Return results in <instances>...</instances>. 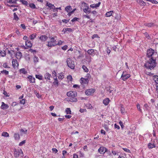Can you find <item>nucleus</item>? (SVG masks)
I'll return each instance as SVG.
<instances>
[{"mask_svg": "<svg viewBox=\"0 0 158 158\" xmlns=\"http://www.w3.org/2000/svg\"><path fill=\"white\" fill-rule=\"evenodd\" d=\"M81 81L82 83H84L85 84L87 83L88 82V79H85L83 78H81Z\"/></svg>", "mask_w": 158, "mask_h": 158, "instance_id": "29", "label": "nucleus"}, {"mask_svg": "<svg viewBox=\"0 0 158 158\" xmlns=\"http://www.w3.org/2000/svg\"><path fill=\"white\" fill-rule=\"evenodd\" d=\"M83 70L86 72H88L89 71L88 69L86 67V66L84 65H83L82 67Z\"/></svg>", "mask_w": 158, "mask_h": 158, "instance_id": "35", "label": "nucleus"}, {"mask_svg": "<svg viewBox=\"0 0 158 158\" xmlns=\"http://www.w3.org/2000/svg\"><path fill=\"white\" fill-rule=\"evenodd\" d=\"M78 19V18H77V17H75L73 19L71 20V21L72 22H75L76 21H77V20Z\"/></svg>", "mask_w": 158, "mask_h": 158, "instance_id": "50", "label": "nucleus"}, {"mask_svg": "<svg viewBox=\"0 0 158 158\" xmlns=\"http://www.w3.org/2000/svg\"><path fill=\"white\" fill-rule=\"evenodd\" d=\"M20 131L22 132H23L24 134H26L27 132V130H25L23 129H21L20 130Z\"/></svg>", "mask_w": 158, "mask_h": 158, "instance_id": "52", "label": "nucleus"}, {"mask_svg": "<svg viewBox=\"0 0 158 158\" xmlns=\"http://www.w3.org/2000/svg\"><path fill=\"white\" fill-rule=\"evenodd\" d=\"M25 45L29 48H31L32 46V44L31 41L27 40L25 41Z\"/></svg>", "mask_w": 158, "mask_h": 158, "instance_id": "13", "label": "nucleus"}, {"mask_svg": "<svg viewBox=\"0 0 158 158\" xmlns=\"http://www.w3.org/2000/svg\"><path fill=\"white\" fill-rule=\"evenodd\" d=\"M110 101V100L108 98H106V99H105L103 100V103L106 106L107 105L109 102Z\"/></svg>", "mask_w": 158, "mask_h": 158, "instance_id": "17", "label": "nucleus"}, {"mask_svg": "<svg viewBox=\"0 0 158 158\" xmlns=\"http://www.w3.org/2000/svg\"><path fill=\"white\" fill-rule=\"evenodd\" d=\"M113 13V11L112 10L108 11L106 14L105 16L107 17H109L112 15Z\"/></svg>", "mask_w": 158, "mask_h": 158, "instance_id": "23", "label": "nucleus"}, {"mask_svg": "<svg viewBox=\"0 0 158 158\" xmlns=\"http://www.w3.org/2000/svg\"><path fill=\"white\" fill-rule=\"evenodd\" d=\"M64 30L65 31H68L69 32H71L73 31V30L70 28H64Z\"/></svg>", "mask_w": 158, "mask_h": 158, "instance_id": "37", "label": "nucleus"}, {"mask_svg": "<svg viewBox=\"0 0 158 158\" xmlns=\"http://www.w3.org/2000/svg\"><path fill=\"white\" fill-rule=\"evenodd\" d=\"M67 95L68 96L70 97H76L77 94L76 91H70L67 92Z\"/></svg>", "mask_w": 158, "mask_h": 158, "instance_id": "6", "label": "nucleus"}, {"mask_svg": "<svg viewBox=\"0 0 158 158\" xmlns=\"http://www.w3.org/2000/svg\"><path fill=\"white\" fill-rule=\"evenodd\" d=\"M9 107V106L7 104H5L4 102H2V105L1 108L2 109H8Z\"/></svg>", "mask_w": 158, "mask_h": 158, "instance_id": "12", "label": "nucleus"}, {"mask_svg": "<svg viewBox=\"0 0 158 158\" xmlns=\"http://www.w3.org/2000/svg\"><path fill=\"white\" fill-rule=\"evenodd\" d=\"M14 136L15 140H18L19 139V135L18 134H14Z\"/></svg>", "mask_w": 158, "mask_h": 158, "instance_id": "34", "label": "nucleus"}, {"mask_svg": "<svg viewBox=\"0 0 158 158\" xmlns=\"http://www.w3.org/2000/svg\"><path fill=\"white\" fill-rule=\"evenodd\" d=\"M0 56L2 57H4L6 55V53L5 51H2L0 50Z\"/></svg>", "mask_w": 158, "mask_h": 158, "instance_id": "28", "label": "nucleus"}, {"mask_svg": "<svg viewBox=\"0 0 158 158\" xmlns=\"http://www.w3.org/2000/svg\"><path fill=\"white\" fill-rule=\"evenodd\" d=\"M86 110L85 109H81L80 110V111L81 113L84 112Z\"/></svg>", "mask_w": 158, "mask_h": 158, "instance_id": "64", "label": "nucleus"}, {"mask_svg": "<svg viewBox=\"0 0 158 158\" xmlns=\"http://www.w3.org/2000/svg\"><path fill=\"white\" fill-rule=\"evenodd\" d=\"M121 111L122 114H123L125 113V109L122 107H121Z\"/></svg>", "mask_w": 158, "mask_h": 158, "instance_id": "49", "label": "nucleus"}, {"mask_svg": "<svg viewBox=\"0 0 158 158\" xmlns=\"http://www.w3.org/2000/svg\"><path fill=\"white\" fill-rule=\"evenodd\" d=\"M72 9V8L71 6H67L65 8V10H66L68 12H69Z\"/></svg>", "mask_w": 158, "mask_h": 158, "instance_id": "32", "label": "nucleus"}, {"mask_svg": "<svg viewBox=\"0 0 158 158\" xmlns=\"http://www.w3.org/2000/svg\"><path fill=\"white\" fill-rule=\"evenodd\" d=\"M137 107L138 109L140 112L142 111V110L140 109V105L139 104H138L137 105Z\"/></svg>", "mask_w": 158, "mask_h": 158, "instance_id": "55", "label": "nucleus"}, {"mask_svg": "<svg viewBox=\"0 0 158 158\" xmlns=\"http://www.w3.org/2000/svg\"><path fill=\"white\" fill-rule=\"evenodd\" d=\"M25 103V99H22L20 102L21 104H24Z\"/></svg>", "mask_w": 158, "mask_h": 158, "instance_id": "46", "label": "nucleus"}, {"mask_svg": "<svg viewBox=\"0 0 158 158\" xmlns=\"http://www.w3.org/2000/svg\"><path fill=\"white\" fill-rule=\"evenodd\" d=\"M107 151V149L103 147H100L98 149V151L101 154H103Z\"/></svg>", "mask_w": 158, "mask_h": 158, "instance_id": "8", "label": "nucleus"}, {"mask_svg": "<svg viewBox=\"0 0 158 158\" xmlns=\"http://www.w3.org/2000/svg\"><path fill=\"white\" fill-rule=\"evenodd\" d=\"M151 2L155 4H157V3H158V2L157 1L154 0H152Z\"/></svg>", "mask_w": 158, "mask_h": 158, "instance_id": "56", "label": "nucleus"}, {"mask_svg": "<svg viewBox=\"0 0 158 158\" xmlns=\"http://www.w3.org/2000/svg\"><path fill=\"white\" fill-rule=\"evenodd\" d=\"M26 142L25 140H24L19 143V145L21 146L24 144Z\"/></svg>", "mask_w": 158, "mask_h": 158, "instance_id": "47", "label": "nucleus"}, {"mask_svg": "<svg viewBox=\"0 0 158 158\" xmlns=\"http://www.w3.org/2000/svg\"><path fill=\"white\" fill-rule=\"evenodd\" d=\"M29 5L30 7L32 9H35L36 7L35 5L33 3H31Z\"/></svg>", "mask_w": 158, "mask_h": 158, "instance_id": "43", "label": "nucleus"}, {"mask_svg": "<svg viewBox=\"0 0 158 158\" xmlns=\"http://www.w3.org/2000/svg\"><path fill=\"white\" fill-rule=\"evenodd\" d=\"M119 123L121 127L122 128H123L124 127V125L123 124V123L121 121H120L119 122Z\"/></svg>", "mask_w": 158, "mask_h": 158, "instance_id": "61", "label": "nucleus"}, {"mask_svg": "<svg viewBox=\"0 0 158 158\" xmlns=\"http://www.w3.org/2000/svg\"><path fill=\"white\" fill-rule=\"evenodd\" d=\"M95 91V90L94 89H89L86 90L85 93L87 95H90L94 93Z\"/></svg>", "mask_w": 158, "mask_h": 158, "instance_id": "7", "label": "nucleus"}, {"mask_svg": "<svg viewBox=\"0 0 158 158\" xmlns=\"http://www.w3.org/2000/svg\"><path fill=\"white\" fill-rule=\"evenodd\" d=\"M55 76V77H56V73L55 71H53L52 72V76Z\"/></svg>", "mask_w": 158, "mask_h": 158, "instance_id": "62", "label": "nucleus"}, {"mask_svg": "<svg viewBox=\"0 0 158 158\" xmlns=\"http://www.w3.org/2000/svg\"><path fill=\"white\" fill-rule=\"evenodd\" d=\"M20 72L21 73L23 74H26L27 73V72L26 71V69L24 68H22L20 69Z\"/></svg>", "mask_w": 158, "mask_h": 158, "instance_id": "31", "label": "nucleus"}, {"mask_svg": "<svg viewBox=\"0 0 158 158\" xmlns=\"http://www.w3.org/2000/svg\"><path fill=\"white\" fill-rule=\"evenodd\" d=\"M147 56L149 59L145 63V66L148 69H152L156 66V60L158 61V55L154 50L150 48L147 52Z\"/></svg>", "mask_w": 158, "mask_h": 158, "instance_id": "1", "label": "nucleus"}, {"mask_svg": "<svg viewBox=\"0 0 158 158\" xmlns=\"http://www.w3.org/2000/svg\"><path fill=\"white\" fill-rule=\"evenodd\" d=\"M14 19L18 21V20L19 19V18L18 17V16L15 13H14Z\"/></svg>", "mask_w": 158, "mask_h": 158, "instance_id": "40", "label": "nucleus"}, {"mask_svg": "<svg viewBox=\"0 0 158 158\" xmlns=\"http://www.w3.org/2000/svg\"><path fill=\"white\" fill-rule=\"evenodd\" d=\"M34 93L38 98H40V95L38 93H37L36 90L34 91Z\"/></svg>", "mask_w": 158, "mask_h": 158, "instance_id": "48", "label": "nucleus"}, {"mask_svg": "<svg viewBox=\"0 0 158 158\" xmlns=\"http://www.w3.org/2000/svg\"><path fill=\"white\" fill-rule=\"evenodd\" d=\"M123 149L125 152H130V151L129 149L127 148H123Z\"/></svg>", "mask_w": 158, "mask_h": 158, "instance_id": "58", "label": "nucleus"}, {"mask_svg": "<svg viewBox=\"0 0 158 158\" xmlns=\"http://www.w3.org/2000/svg\"><path fill=\"white\" fill-rule=\"evenodd\" d=\"M83 11L85 13H89L91 12V9L87 6V8L83 9Z\"/></svg>", "mask_w": 158, "mask_h": 158, "instance_id": "16", "label": "nucleus"}, {"mask_svg": "<svg viewBox=\"0 0 158 158\" xmlns=\"http://www.w3.org/2000/svg\"><path fill=\"white\" fill-rule=\"evenodd\" d=\"M86 106L88 109H92L93 108V106L90 103L87 104L86 105Z\"/></svg>", "mask_w": 158, "mask_h": 158, "instance_id": "38", "label": "nucleus"}, {"mask_svg": "<svg viewBox=\"0 0 158 158\" xmlns=\"http://www.w3.org/2000/svg\"><path fill=\"white\" fill-rule=\"evenodd\" d=\"M51 76V74H49V73H47L44 75L45 78L46 80H50V77Z\"/></svg>", "mask_w": 158, "mask_h": 158, "instance_id": "25", "label": "nucleus"}, {"mask_svg": "<svg viewBox=\"0 0 158 158\" xmlns=\"http://www.w3.org/2000/svg\"><path fill=\"white\" fill-rule=\"evenodd\" d=\"M2 73H4L5 75H8L9 73V72L6 70H3L1 71Z\"/></svg>", "mask_w": 158, "mask_h": 158, "instance_id": "44", "label": "nucleus"}, {"mask_svg": "<svg viewBox=\"0 0 158 158\" xmlns=\"http://www.w3.org/2000/svg\"><path fill=\"white\" fill-rule=\"evenodd\" d=\"M54 81L53 82V84L56 87L58 85L59 82L57 80L56 77L55 78H54Z\"/></svg>", "mask_w": 158, "mask_h": 158, "instance_id": "27", "label": "nucleus"}, {"mask_svg": "<svg viewBox=\"0 0 158 158\" xmlns=\"http://www.w3.org/2000/svg\"><path fill=\"white\" fill-rule=\"evenodd\" d=\"M82 4L84 6V7L87 8V6L89 7L88 5L86 3L83 2Z\"/></svg>", "mask_w": 158, "mask_h": 158, "instance_id": "51", "label": "nucleus"}, {"mask_svg": "<svg viewBox=\"0 0 158 158\" xmlns=\"http://www.w3.org/2000/svg\"><path fill=\"white\" fill-rule=\"evenodd\" d=\"M28 78L30 83H35V79L34 77L30 75Z\"/></svg>", "mask_w": 158, "mask_h": 158, "instance_id": "11", "label": "nucleus"}, {"mask_svg": "<svg viewBox=\"0 0 158 158\" xmlns=\"http://www.w3.org/2000/svg\"><path fill=\"white\" fill-rule=\"evenodd\" d=\"M57 45V43L54 38L52 37L51 38V40L48 42V44L47 45L48 47L54 46Z\"/></svg>", "mask_w": 158, "mask_h": 158, "instance_id": "4", "label": "nucleus"}, {"mask_svg": "<svg viewBox=\"0 0 158 158\" xmlns=\"http://www.w3.org/2000/svg\"><path fill=\"white\" fill-rule=\"evenodd\" d=\"M2 136H3L4 137H8L9 136V134L8 133H7L6 132H3L2 135Z\"/></svg>", "mask_w": 158, "mask_h": 158, "instance_id": "33", "label": "nucleus"}, {"mask_svg": "<svg viewBox=\"0 0 158 158\" xmlns=\"http://www.w3.org/2000/svg\"><path fill=\"white\" fill-rule=\"evenodd\" d=\"M114 127L115 128H117L118 129H120L119 126L118 125H117V124L116 123L114 124Z\"/></svg>", "mask_w": 158, "mask_h": 158, "instance_id": "63", "label": "nucleus"}, {"mask_svg": "<svg viewBox=\"0 0 158 158\" xmlns=\"http://www.w3.org/2000/svg\"><path fill=\"white\" fill-rule=\"evenodd\" d=\"M67 79L70 81H72V77L71 75H69L67 76Z\"/></svg>", "mask_w": 158, "mask_h": 158, "instance_id": "45", "label": "nucleus"}, {"mask_svg": "<svg viewBox=\"0 0 158 158\" xmlns=\"http://www.w3.org/2000/svg\"><path fill=\"white\" fill-rule=\"evenodd\" d=\"M148 147L149 149H152L155 148V146L154 143H149L148 145Z\"/></svg>", "mask_w": 158, "mask_h": 158, "instance_id": "20", "label": "nucleus"}, {"mask_svg": "<svg viewBox=\"0 0 158 158\" xmlns=\"http://www.w3.org/2000/svg\"><path fill=\"white\" fill-rule=\"evenodd\" d=\"M153 23H147V24L146 25L149 27H150L152 26L153 25Z\"/></svg>", "mask_w": 158, "mask_h": 158, "instance_id": "57", "label": "nucleus"}, {"mask_svg": "<svg viewBox=\"0 0 158 158\" xmlns=\"http://www.w3.org/2000/svg\"><path fill=\"white\" fill-rule=\"evenodd\" d=\"M58 77L59 79H62L64 78V73H61L58 74Z\"/></svg>", "mask_w": 158, "mask_h": 158, "instance_id": "22", "label": "nucleus"}, {"mask_svg": "<svg viewBox=\"0 0 158 158\" xmlns=\"http://www.w3.org/2000/svg\"><path fill=\"white\" fill-rule=\"evenodd\" d=\"M20 2L24 5L27 6L28 5V2L25 0H20Z\"/></svg>", "mask_w": 158, "mask_h": 158, "instance_id": "36", "label": "nucleus"}, {"mask_svg": "<svg viewBox=\"0 0 158 158\" xmlns=\"http://www.w3.org/2000/svg\"><path fill=\"white\" fill-rule=\"evenodd\" d=\"M137 2L140 5L145 6L146 5V3L142 0H137Z\"/></svg>", "mask_w": 158, "mask_h": 158, "instance_id": "19", "label": "nucleus"}, {"mask_svg": "<svg viewBox=\"0 0 158 158\" xmlns=\"http://www.w3.org/2000/svg\"><path fill=\"white\" fill-rule=\"evenodd\" d=\"M153 80L156 84H158V76L157 75H155L153 76Z\"/></svg>", "mask_w": 158, "mask_h": 158, "instance_id": "30", "label": "nucleus"}, {"mask_svg": "<svg viewBox=\"0 0 158 158\" xmlns=\"http://www.w3.org/2000/svg\"><path fill=\"white\" fill-rule=\"evenodd\" d=\"M20 26L23 28V29H26V27L24 24H21L20 25Z\"/></svg>", "mask_w": 158, "mask_h": 158, "instance_id": "60", "label": "nucleus"}, {"mask_svg": "<svg viewBox=\"0 0 158 158\" xmlns=\"http://www.w3.org/2000/svg\"><path fill=\"white\" fill-rule=\"evenodd\" d=\"M87 52L89 54L93 56H94L95 54L94 50L92 49L88 50Z\"/></svg>", "mask_w": 158, "mask_h": 158, "instance_id": "14", "label": "nucleus"}, {"mask_svg": "<svg viewBox=\"0 0 158 158\" xmlns=\"http://www.w3.org/2000/svg\"><path fill=\"white\" fill-rule=\"evenodd\" d=\"M130 76V74L127 73L126 71H124L123 73L121 78L123 80L125 81L129 78Z\"/></svg>", "mask_w": 158, "mask_h": 158, "instance_id": "5", "label": "nucleus"}, {"mask_svg": "<svg viewBox=\"0 0 158 158\" xmlns=\"http://www.w3.org/2000/svg\"><path fill=\"white\" fill-rule=\"evenodd\" d=\"M91 13L94 15H96L97 14V12L95 10L91 12Z\"/></svg>", "mask_w": 158, "mask_h": 158, "instance_id": "59", "label": "nucleus"}, {"mask_svg": "<svg viewBox=\"0 0 158 158\" xmlns=\"http://www.w3.org/2000/svg\"><path fill=\"white\" fill-rule=\"evenodd\" d=\"M85 58L86 61L88 63H90L91 61L92 58L89 55L86 56Z\"/></svg>", "mask_w": 158, "mask_h": 158, "instance_id": "18", "label": "nucleus"}, {"mask_svg": "<svg viewBox=\"0 0 158 158\" xmlns=\"http://www.w3.org/2000/svg\"><path fill=\"white\" fill-rule=\"evenodd\" d=\"M67 48L68 46L67 45H65L64 46H63L62 48L64 50H66L67 49Z\"/></svg>", "mask_w": 158, "mask_h": 158, "instance_id": "53", "label": "nucleus"}, {"mask_svg": "<svg viewBox=\"0 0 158 158\" xmlns=\"http://www.w3.org/2000/svg\"><path fill=\"white\" fill-rule=\"evenodd\" d=\"M36 36V34L35 33H34L30 36V38L31 40H33Z\"/></svg>", "mask_w": 158, "mask_h": 158, "instance_id": "41", "label": "nucleus"}, {"mask_svg": "<svg viewBox=\"0 0 158 158\" xmlns=\"http://www.w3.org/2000/svg\"><path fill=\"white\" fill-rule=\"evenodd\" d=\"M67 65L68 67L72 69L74 68L75 65L74 61L70 58H68L66 60Z\"/></svg>", "mask_w": 158, "mask_h": 158, "instance_id": "3", "label": "nucleus"}, {"mask_svg": "<svg viewBox=\"0 0 158 158\" xmlns=\"http://www.w3.org/2000/svg\"><path fill=\"white\" fill-rule=\"evenodd\" d=\"M34 61L35 63L38 62L39 61V58L38 57L35 56H34Z\"/></svg>", "mask_w": 158, "mask_h": 158, "instance_id": "42", "label": "nucleus"}, {"mask_svg": "<svg viewBox=\"0 0 158 158\" xmlns=\"http://www.w3.org/2000/svg\"><path fill=\"white\" fill-rule=\"evenodd\" d=\"M22 55L21 52H18L16 54V57L18 59L19 58L20 59L22 56Z\"/></svg>", "mask_w": 158, "mask_h": 158, "instance_id": "21", "label": "nucleus"}, {"mask_svg": "<svg viewBox=\"0 0 158 158\" xmlns=\"http://www.w3.org/2000/svg\"><path fill=\"white\" fill-rule=\"evenodd\" d=\"M12 65L13 67L14 68H15L16 67H18L19 66V63L16 59H12Z\"/></svg>", "mask_w": 158, "mask_h": 158, "instance_id": "9", "label": "nucleus"}, {"mask_svg": "<svg viewBox=\"0 0 158 158\" xmlns=\"http://www.w3.org/2000/svg\"><path fill=\"white\" fill-rule=\"evenodd\" d=\"M48 38V37L45 35H42L40 36V40L44 41L47 40Z\"/></svg>", "mask_w": 158, "mask_h": 158, "instance_id": "26", "label": "nucleus"}, {"mask_svg": "<svg viewBox=\"0 0 158 158\" xmlns=\"http://www.w3.org/2000/svg\"><path fill=\"white\" fill-rule=\"evenodd\" d=\"M46 5L47 6H48V7L50 9H53L55 8V6L49 3L48 2H47Z\"/></svg>", "mask_w": 158, "mask_h": 158, "instance_id": "24", "label": "nucleus"}, {"mask_svg": "<svg viewBox=\"0 0 158 158\" xmlns=\"http://www.w3.org/2000/svg\"><path fill=\"white\" fill-rule=\"evenodd\" d=\"M63 43V41L61 40H60L58 41V43H57V45H61Z\"/></svg>", "mask_w": 158, "mask_h": 158, "instance_id": "54", "label": "nucleus"}, {"mask_svg": "<svg viewBox=\"0 0 158 158\" xmlns=\"http://www.w3.org/2000/svg\"><path fill=\"white\" fill-rule=\"evenodd\" d=\"M14 152V156L16 158H18L19 156L21 157H23L24 156L23 153L21 148L18 149L15 148Z\"/></svg>", "mask_w": 158, "mask_h": 158, "instance_id": "2", "label": "nucleus"}, {"mask_svg": "<svg viewBox=\"0 0 158 158\" xmlns=\"http://www.w3.org/2000/svg\"><path fill=\"white\" fill-rule=\"evenodd\" d=\"M65 111L67 114H71V111L70 108H67L66 109Z\"/></svg>", "mask_w": 158, "mask_h": 158, "instance_id": "39", "label": "nucleus"}, {"mask_svg": "<svg viewBox=\"0 0 158 158\" xmlns=\"http://www.w3.org/2000/svg\"><path fill=\"white\" fill-rule=\"evenodd\" d=\"M76 97H70V98H68V100L71 102H77V99Z\"/></svg>", "mask_w": 158, "mask_h": 158, "instance_id": "15", "label": "nucleus"}, {"mask_svg": "<svg viewBox=\"0 0 158 158\" xmlns=\"http://www.w3.org/2000/svg\"><path fill=\"white\" fill-rule=\"evenodd\" d=\"M101 4V2H99L97 4H93L90 5V6L92 8H97Z\"/></svg>", "mask_w": 158, "mask_h": 158, "instance_id": "10", "label": "nucleus"}]
</instances>
